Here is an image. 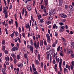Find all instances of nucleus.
Returning <instances> with one entry per match:
<instances>
[{
    "label": "nucleus",
    "mask_w": 74,
    "mask_h": 74,
    "mask_svg": "<svg viewBox=\"0 0 74 74\" xmlns=\"http://www.w3.org/2000/svg\"><path fill=\"white\" fill-rule=\"evenodd\" d=\"M34 45L36 49H38L39 46H40V42L38 41L37 43L36 41H35V42L34 43Z\"/></svg>",
    "instance_id": "obj_1"
},
{
    "label": "nucleus",
    "mask_w": 74,
    "mask_h": 74,
    "mask_svg": "<svg viewBox=\"0 0 74 74\" xmlns=\"http://www.w3.org/2000/svg\"><path fill=\"white\" fill-rule=\"evenodd\" d=\"M46 38H47V42L48 43L51 42V39L50 38V36L48 34H47L46 35Z\"/></svg>",
    "instance_id": "obj_2"
},
{
    "label": "nucleus",
    "mask_w": 74,
    "mask_h": 74,
    "mask_svg": "<svg viewBox=\"0 0 74 74\" xmlns=\"http://www.w3.org/2000/svg\"><path fill=\"white\" fill-rule=\"evenodd\" d=\"M25 27L26 28H29V31H30V25L29 23H27L25 24Z\"/></svg>",
    "instance_id": "obj_3"
},
{
    "label": "nucleus",
    "mask_w": 74,
    "mask_h": 74,
    "mask_svg": "<svg viewBox=\"0 0 74 74\" xmlns=\"http://www.w3.org/2000/svg\"><path fill=\"white\" fill-rule=\"evenodd\" d=\"M59 15L60 16H61V17L63 18H66L67 17V15H66L63 14V13H62L60 14Z\"/></svg>",
    "instance_id": "obj_4"
},
{
    "label": "nucleus",
    "mask_w": 74,
    "mask_h": 74,
    "mask_svg": "<svg viewBox=\"0 0 74 74\" xmlns=\"http://www.w3.org/2000/svg\"><path fill=\"white\" fill-rule=\"evenodd\" d=\"M18 47H14L12 49V51H15L18 49Z\"/></svg>",
    "instance_id": "obj_5"
},
{
    "label": "nucleus",
    "mask_w": 74,
    "mask_h": 74,
    "mask_svg": "<svg viewBox=\"0 0 74 74\" xmlns=\"http://www.w3.org/2000/svg\"><path fill=\"white\" fill-rule=\"evenodd\" d=\"M35 64L36 65H37V66H38L39 64H40V63L39 62V61H38V60L35 59Z\"/></svg>",
    "instance_id": "obj_6"
},
{
    "label": "nucleus",
    "mask_w": 74,
    "mask_h": 74,
    "mask_svg": "<svg viewBox=\"0 0 74 74\" xmlns=\"http://www.w3.org/2000/svg\"><path fill=\"white\" fill-rule=\"evenodd\" d=\"M44 44V41L43 40H41L40 41V47H41L42 46H43Z\"/></svg>",
    "instance_id": "obj_7"
},
{
    "label": "nucleus",
    "mask_w": 74,
    "mask_h": 74,
    "mask_svg": "<svg viewBox=\"0 0 74 74\" xmlns=\"http://www.w3.org/2000/svg\"><path fill=\"white\" fill-rule=\"evenodd\" d=\"M59 5L60 6H62L63 4V0H59Z\"/></svg>",
    "instance_id": "obj_8"
},
{
    "label": "nucleus",
    "mask_w": 74,
    "mask_h": 74,
    "mask_svg": "<svg viewBox=\"0 0 74 74\" xmlns=\"http://www.w3.org/2000/svg\"><path fill=\"white\" fill-rule=\"evenodd\" d=\"M53 29L56 28V29H57L58 28V26L56 25V24H54L53 25Z\"/></svg>",
    "instance_id": "obj_9"
},
{
    "label": "nucleus",
    "mask_w": 74,
    "mask_h": 74,
    "mask_svg": "<svg viewBox=\"0 0 74 74\" xmlns=\"http://www.w3.org/2000/svg\"><path fill=\"white\" fill-rule=\"evenodd\" d=\"M67 53L68 54H69V53H73V51L71 49H69L68 50Z\"/></svg>",
    "instance_id": "obj_10"
},
{
    "label": "nucleus",
    "mask_w": 74,
    "mask_h": 74,
    "mask_svg": "<svg viewBox=\"0 0 74 74\" xmlns=\"http://www.w3.org/2000/svg\"><path fill=\"white\" fill-rule=\"evenodd\" d=\"M60 32H63L64 31V26H61L60 28Z\"/></svg>",
    "instance_id": "obj_11"
},
{
    "label": "nucleus",
    "mask_w": 74,
    "mask_h": 74,
    "mask_svg": "<svg viewBox=\"0 0 74 74\" xmlns=\"http://www.w3.org/2000/svg\"><path fill=\"white\" fill-rule=\"evenodd\" d=\"M46 48L47 50H48L51 48V45H47L46 46Z\"/></svg>",
    "instance_id": "obj_12"
},
{
    "label": "nucleus",
    "mask_w": 74,
    "mask_h": 74,
    "mask_svg": "<svg viewBox=\"0 0 74 74\" xmlns=\"http://www.w3.org/2000/svg\"><path fill=\"white\" fill-rule=\"evenodd\" d=\"M53 15L52 13V10L51 9L49 10V15L51 16Z\"/></svg>",
    "instance_id": "obj_13"
},
{
    "label": "nucleus",
    "mask_w": 74,
    "mask_h": 74,
    "mask_svg": "<svg viewBox=\"0 0 74 74\" xmlns=\"http://www.w3.org/2000/svg\"><path fill=\"white\" fill-rule=\"evenodd\" d=\"M30 50L31 51H32V52L33 53V49H34V48H33V46H32L31 45H30Z\"/></svg>",
    "instance_id": "obj_14"
},
{
    "label": "nucleus",
    "mask_w": 74,
    "mask_h": 74,
    "mask_svg": "<svg viewBox=\"0 0 74 74\" xmlns=\"http://www.w3.org/2000/svg\"><path fill=\"white\" fill-rule=\"evenodd\" d=\"M60 62L59 63V67H61V66H62V60L61 58H60Z\"/></svg>",
    "instance_id": "obj_15"
},
{
    "label": "nucleus",
    "mask_w": 74,
    "mask_h": 74,
    "mask_svg": "<svg viewBox=\"0 0 74 74\" xmlns=\"http://www.w3.org/2000/svg\"><path fill=\"white\" fill-rule=\"evenodd\" d=\"M36 38L37 40V41H38V38H40V35L39 34L38 35H36Z\"/></svg>",
    "instance_id": "obj_16"
},
{
    "label": "nucleus",
    "mask_w": 74,
    "mask_h": 74,
    "mask_svg": "<svg viewBox=\"0 0 74 74\" xmlns=\"http://www.w3.org/2000/svg\"><path fill=\"white\" fill-rule=\"evenodd\" d=\"M71 47L72 49H73L74 48V42H72L71 45Z\"/></svg>",
    "instance_id": "obj_17"
},
{
    "label": "nucleus",
    "mask_w": 74,
    "mask_h": 74,
    "mask_svg": "<svg viewBox=\"0 0 74 74\" xmlns=\"http://www.w3.org/2000/svg\"><path fill=\"white\" fill-rule=\"evenodd\" d=\"M5 59L6 61H9L10 60V57L8 56L6 57L5 58Z\"/></svg>",
    "instance_id": "obj_18"
},
{
    "label": "nucleus",
    "mask_w": 74,
    "mask_h": 74,
    "mask_svg": "<svg viewBox=\"0 0 74 74\" xmlns=\"http://www.w3.org/2000/svg\"><path fill=\"white\" fill-rule=\"evenodd\" d=\"M18 67H23V64H18Z\"/></svg>",
    "instance_id": "obj_19"
},
{
    "label": "nucleus",
    "mask_w": 74,
    "mask_h": 74,
    "mask_svg": "<svg viewBox=\"0 0 74 74\" xmlns=\"http://www.w3.org/2000/svg\"><path fill=\"white\" fill-rule=\"evenodd\" d=\"M3 13L5 14H8L7 13H8V11L6 10H5L4 9V10L3 11Z\"/></svg>",
    "instance_id": "obj_20"
},
{
    "label": "nucleus",
    "mask_w": 74,
    "mask_h": 74,
    "mask_svg": "<svg viewBox=\"0 0 74 74\" xmlns=\"http://www.w3.org/2000/svg\"><path fill=\"white\" fill-rule=\"evenodd\" d=\"M11 56L12 57H13V58H16V56H15V54L14 53H12L11 54Z\"/></svg>",
    "instance_id": "obj_21"
},
{
    "label": "nucleus",
    "mask_w": 74,
    "mask_h": 74,
    "mask_svg": "<svg viewBox=\"0 0 74 74\" xmlns=\"http://www.w3.org/2000/svg\"><path fill=\"white\" fill-rule=\"evenodd\" d=\"M28 10V11H31L32 10V7L31 6H29L27 7Z\"/></svg>",
    "instance_id": "obj_22"
},
{
    "label": "nucleus",
    "mask_w": 74,
    "mask_h": 74,
    "mask_svg": "<svg viewBox=\"0 0 74 74\" xmlns=\"http://www.w3.org/2000/svg\"><path fill=\"white\" fill-rule=\"evenodd\" d=\"M69 7L70 10H71V11H73V5H70L69 6Z\"/></svg>",
    "instance_id": "obj_23"
},
{
    "label": "nucleus",
    "mask_w": 74,
    "mask_h": 74,
    "mask_svg": "<svg viewBox=\"0 0 74 74\" xmlns=\"http://www.w3.org/2000/svg\"><path fill=\"white\" fill-rule=\"evenodd\" d=\"M38 59L39 61H40V59L41 58H40V55L39 54V53H38Z\"/></svg>",
    "instance_id": "obj_24"
},
{
    "label": "nucleus",
    "mask_w": 74,
    "mask_h": 74,
    "mask_svg": "<svg viewBox=\"0 0 74 74\" xmlns=\"http://www.w3.org/2000/svg\"><path fill=\"white\" fill-rule=\"evenodd\" d=\"M17 59L18 60H19L21 59V57L20 56V55H17L16 56Z\"/></svg>",
    "instance_id": "obj_25"
},
{
    "label": "nucleus",
    "mask_w": 74,
    "mask_h": 74,
    "mask_svg": "<svg viewBox=\"0 0 74 74\" xmlns=\"http://www.w3.org/2000/svg\"><path fill=\"white\" fill-rule=\"evenodd\" d=\"M52 19H53V17H52V16L49 17L48 18V20H49V21H51V20H52Z\"/></svg>",
    "instance_id": "obj_26"
},
{
    "label": "nucleus",
    "mask_w": 74,
    "mask_h": 74,
    "mask_svg": "<svg viewBox=\"0 0 74 74\" xmlns=\"http://www.w3.org/2000/svg\"><path fill=\"white\" fill-rule=\"evenodd\" d=\"M17 62V60H16V59L15 58H14L13 60V62L14 64H16V62Z\"/></svg>",
    "instance_id": "obj_27"
},
{
    "label": "nucleus",
    "mask_w": 74,
    "mask_h": 74,
    "mask_svg": "<svg viewBox=\"0 0 74 74\" xmlns=\"http://www.w3.org/2000/svg\"><path fill=\"white\" fill-rule=\"evenodd\" d=\"M52 23V22L51 21H46V23L47 25H49V24H51Z\"/></svg>",
    "instance_id": "obj_28"
},
{
    "label": "nucleus",
    "mask_w": 74,
    "mask_h": 74,
    "mask_svg": "<svg viewBox=\"0 0 74 74\" xmlns=\"http://www.w3.org/2000/svg\"><path fill=\"white\" fill-rule=\"evenodd\" d=\"M42 16H47V15H48V13L46 12L45 14H42Z\"/></svg>",
    "instance_id": "obj_29"
},
{
    "label": "nucleus",
    "mask_w": 74,
    "mask_h": 74,
    "mask_svg": "<svg viewBox=\"0 0 74 74\" xmlns=\"http://www.w3.org/2000/svg\"><path fill=\"white\" fill-rule=\"evenodd\" d=\"M56 44H55V42H54L53 43V44L52 45V47H53L54 48H55L56 47Z\"/></svg>",
    "instance_id": "obj_30"
},
{
    "label": "nucleus",
    "mask_w": 74,
    "mask_h": 74,
    "mask_svg": "<svg viewBox=\"0 0 74 74\" xmlns=\"http://www.w3.org/2000/svg\"><path fill=\"white\" fill-rule=\"evenodd\" d=\"M14 33L16 36H18V32L17 31H14Z\"/></svg>",
    "instance_id": "obj_31"
},
{
    "label": "nucleus",
    "mask_w": 74,
    "mask_h": 74,
    "mask_svg": "<svg viewBox=\"0 0 74 74\" xmlns=\"http://www.w3.org/2000/svg\"><path fill=\"white\" fill-rule=\"evenodd\" d=\"M25 14V9L23 8L22 9V15H23Z\"/></svg>",
    "instance_id": "obj_32"
},
{
    "label": "nucleus",
    "mask_w": 74,
    "mask_h": 74,
    "mask_svg": "<svg viewBox=\"0 0 74 74\" xmlns=\"http://www.w3.org/2000/svg\"><path fill=\"white\" fill-rule=\"evenodd\" d=\"M46 58L47 60H49V54H48L47 55Z\"/></svg>",
    "instance_id": "obj_33"
},
{
    "label": "nucleus",
    "mask_w": 74,
    "mask_h": 74,
    "mask_svg": "<svg viewBox=\"0 0 74 74\" xmlns=\"http://www.w3.org/2000/svg\"><path fill=\"white\" fill-rule=\"evenodd\" d=\"M24 56L25 58L27 59V58H27V54H24Z\"/></svg>",
    "instance_id": "obj_34"
},
{
    "label": "nucleus",
    "mask_w": 74,
    "mask_h": 74,
    "mask_svg": "<svg viewBox=\"0 0 74 74\" xmlns=\"http://www.w3.org/2000/svg\"><path fill=\"white\" fill-rule=\"evenodd\" d=\"M32 71L33 72H35V71H37V69L35 68H32Z\"/></svg>",
    "instance_id": "obj_35"
},
{
    "label": "nucleus",
    "mask_w": 74,
    "mask_h": 74,
    "mask_svg": "<svg viewBox=\"0 0 74 74\" xmlns=\"http://www.w3.org/2000/svg\"><path fill=\"white\" fill-rule=\"evenodd\" d=\"M14 32H13L12 34H10V36L11 37H12V38H13V37H14Z\"/></svg>",
    "instance_id": "obj_36"
},
{
    "label": "nucleus",
    "mask_w": 74,
    "mask_h": 74,
    "mask_svg": "<svg viewBox=\"0 0 74 74\" xmlns=\"http://www.w3.org/2000/svg\"><path fill=\"white\" fill-rule=\"evenodd\" d=\"M10 9H12V3H10Z\"/></svg>",
    "instance_id": "obj_37"
},
{
    "label": "nucleus",
    "mask_w": 74,
    "mask_h": 74,
    "mask_svg": "<svg viewBox=\"0 0 74 74\" xmlns=\"http://www.w3.org/2000/svg\"><path fill=\"white\" fill-rule=\"evenodd\" d=\"M47 10V8L46 7H45L44 9H43V10H44V12L45 13H46L47 12L46 11Z\"/></svg>",
    "instance_id": "obj_38"
},
{
    "label": "nucleus",
    "mask_w": 74,
    "mask_h": 74,
    "mask_svg": "<svg viewBox=\"0 0 74 74\" xmlns=\"http://www.w3.org/2000/svg\"><path fill=\"white\" fill-rule=\"evenodd\" d=\"M5 46H3L2 47V49L3 51H4V50H5Z\"/></svg>",
    "instance_id": "obj_39"
},
{
    "label": "nucleus",
    "mask_w": 74,
    "mask_h": 74,
    "mask_svg": "<svg viewBox=\"0 0 74 74\" xmlns=\"http://www.w3.org/2000/svg\"><path fill=\"white\" fill-rule=\"evenodd\" d=\"M25 16H26L27 15V11H26V10L25 9Z\"/></svg>",
    "instance_id": "obj_40"
},
{
    "label": "nucleus",
    "mask_w": 74,
    "mask_h": 74,
    "mask_svg": "<svg viewBox=\"0 0 74 74\" xmlns=\"http://www.w3.org/2000/svg\"><path fill=\"white\" fill-rule=\"evenodd\" d=\"M30 36H32L34 35V33H33V32H31L30 33Z\"/></svg>",
    "instance_id": "obj_41"
},
{
    "label": "nucleus",
    "mask_w": 74,
    "mask_h": 74,
    "mask_svg": "<svg viewBox=\"0 0 74 74\" xmlns=\"http://www.w3.org/2000/svg\"><path fill=\"white\" fill-rule=\"evenodd\" d=\"M40 66H41V68H43V62H41Z\"/></svg>",
    "instance_id": "obj_42"
},
{
    "label": "nucleus",
    "mask_w": 74,
    "mask_h": 74,
    "mask_svg": "<svg viewBox=\"0 0 74 74\" xmlns=\"http://www.w3.org/2000/svg\"><path fill=\"white\" fill-rule=\"evenodd\" d=\"M49 56L50 57V62H51V60H52V56H51V54L49 55Z\"/></svg>",
    "instance_id": "obj_43"
},
{
    "label": "nucleus",
    "mask_w": 74,
    "mask_h": 74,
    "mask_svg": "<svg viewBox=\"0 0 74 74\" xmlns=\"http://www.w3.org/2000/svg\"><path fill=\"white\" fill-rule=\"evenodd\" d=\"M59 24L60 25V26H63V25H64V24L63 23L61 22L60 23H59Z\"/></svg>",
    "instance_id": "obj_44"
},
{
    "label": "nucleus",
    "mask_w": 74,
    "mask_h": 74,
    "mask_svg": "<svg viewBox=\"0 0 74 74\" xmlns=\"http://www.w3.org/2000/svg\"><path fill=\"white\" fill-rule=\"evenodd\" d=\"M2 45H4L5 44V40L4 39L2 41Z\"/></svg>",
    "instance_id": "obj_45"
},
{
    "label": "nucleus",
    "mask_w": 74,
    "mask_h": 74,
    "mask_svg": "<svg viewBox=\"0 0 74 74\" xmlns=\"http://www.w3.org/2000/svg\"><path fill=\"white\" fill-rule=\"evenodd\" d=\"M4 51V53H5V54H8V51L7 50H5Z\"/></svg>",
    "instance_id": "obj_46"
},
{
    "label": "nucleus",
    "mask_w": 74,
    "mask_h": 74,
    "mask_svg": "<svg viewBox=\"0 0 74 74\" xmlns=\"http://www.w3.org/2000/svg\"><path fill=\"white\" fill-rule=\"evenodd\" d=\"M15 25L16 26V28L18 27V22H17V21H15Z\"/></svg>",
    "instance_id": "obj_47"
},
{
    "label": "nucleus",
    "mask_w": 74,
    "mask_h": 74,
    "mask_svg": "<svg viewBox=\"0 0 74 74\" xmlns=\"http://www.w3.org/2000/svg\"><path fill=\"white\" fill-rule=\"evenodd\" d=\"M38 53V51L36 49L34 51V53H35V55H37V53Z\"/></svg>",
    "instance_id": "obj_48"
},
{
    "label": "nucleus",
    "mask_w": 74,
    "mask_h": 74,
    "mask_svg": "<svg viewBox=\"0 0 74 74\" xmlns=\"http://www.w3.org/2000/svg\"><path fill=\"white\" fill-rule=\"evenodd\" d=\"M70 66L71 70H73V69H74V66L71 65Z\"/></svg>",
    "instance_id": "obj_49"
},
{
    "label": "nucleus",
    "mask_w": 74,
    "mask_h": 74,
    "mask_svg": "<svg viewBox=\"0 0 74 74\" xmlns=\"http://www.w3.org/2000/svg\"><path fill=\"white\" fill-rule=\"evenodd\" d=\"M41 9L42 10V9H43V8H45V7H44V5H41Z\"/></svg>",
    "instance_id": "obj_50"
},
{
    "label": "nucleus",
    "mask_w": 74,
    "mask_h": 74,
    "mask_svg": "<svg viewBox=\"0 0 74 74\" xmlns=\"http://www.w3.org/2000/svg\"><path fill=\"white\" fill-rule=\"evenodd\" d=\"M48 4V2H45V6H47V5Z\"/></svg>",
    "instance_id": "obj_51"
},
{
    "label": "nucleus",
    "mask_w": 74,
    "mask_h": 74,
    "mask_svg": "<svg viewBox=\"0 0 74 74\" xmlns=\"http://www.w3.org/2000/svg\"><path fill=\"white\" fill-rule=\"evenodd\" d=\"M5 71V69L4 68H3L2 69V72H4Z\"/></svg>",
    "instance_id": "obj_52"
},
{
    "label": "nucleus",
    "mask_w": 74,
    "mask_h": 74,
    "mask_svg": "<svg viewBox=\"0 0 74 74\" xmlns=\"http://www.w3.org/2000/svg\"><path fill=\"white\" fill-rule=\"evenodd\" d=\"M38 18L39 19L41 18V15H38Z\"/></svg>",
    "instance_id": "obj_53"
},
{
    "label": "nucleus",
    "mask_w": 74,
    "mask_h": 74,
    "mask_svg": "<svg viewBox=\"0 0 74 74\" xmlns=\"http://www.w3.org/2000/svg\"><path fill=\"white\" fill-rule=\"evenodd\" d=\"M40 23H43L44 22V20L42 19H41L40 20Z\"/></svg>",
    "instance_id": "obj_54"
},
{
    "label": "nucleus",
    "mask_w": 74,
    "mask_h": 74,
    "mask_svg": "<svg viewBox=\"0 0 74 74\" xmlns=\"http://www.w3.org/2000/svg\"><path fill=\"white\" fill-rule=\"evenodd\" d=\"M22 36L23 37L25 38V33H22Z\"/></svg>",
    "instance_id": "obj_55"
},
{
    "label": "nucleus",
    "mask_w": 74,
    "mask_h": 74,
    "mask_svg": "<svg viewBox=\"0 0 74 74\" xmlns=\"http://www.w3.org/2000/svg\"><path fill=\"white\" fill-rule=\"evenodd\" d=\"M60 46H59L57 48V51H59L60 50Z\"/></svg>",
    "instance_id": "obj_56"
},
{
    "label": "nucleus",
    "mask_w": 74,
    "mask_h": 74,
    "mask_svg": "<svg viewBox=\"0 0 74 74\" xmlns=\"http://www.w3.org/2000/svg\"><path fill=\"white\" fill-rule=\"evenodd\" d=\"M58 42V40H56L55 41V42H54L56 44H57Z\"/></svg>",
    "instance_id": "obj_57"
},
{
    "label": "nucleus",
    "mask_w": 74,
    "mask_h": 74,
    "mask_svg": "<svg viewBox=\"0 0 74 74\" xmlns=\"http://www.w3.org/2000/svg\"><path fill=\"white\" fill-rule=\"evenodd\" d=\"M31 45H33V40L32 39L30 40Z\"/></svg>",
    "instance_id": "obj_58"
},
{
    "label": "nucleus",
    "mask_w": 74,
    "mask_h": 74,
    "mask_svg": "<svg viewBox=\"0 0 74 74\" xmlns=\"http://www.w3.org/2000/svg\"><path fill=\"white\" fill-rule=\"evenodd\" d=\"M44 44L45 45H47V42L46 41H44Z\"/></svg>",
    "instance_id": "obj_59"
},
{
    "label": "nucleus",
    "mask_w": 74,
    "mask_h": 74,
    "mask_svg": "<svg viewBox=\"0 0 74 74\" xmlns=\"http://www.w3.org/2000/svg\"><path fill=\"white\" fill-rule=\"evenodd\" d=\"M71 56L72 58H74V54H73V53L71 54Z\"/></svg>",
    "instance_id": "obj_60"
},
{
    "label": "nucleus",
    "mask_w": 74,
    "mask_h": 74,
    "mask_svg": "<svg viewBox=\"0 0 74 74\" xmlns=\"http://www.w3.org/2000/svg\"><path fill=\"white\" fill-rule=\"evenodd\" d=\"M5 31L6 32V34H8V31H7V28H5Z\"/></svg>",
    "instance_id": "obj_61"
},
{
    "label": "nucleus",
    "mask_w": 74,
    "mask_h": 74,
    "mask_svg": "<svg viewBox=\"0 0 74 74\" xmlns=\"http://www.w3.org/2000/svg\"><path fill=\"white\" fill-rule=\"evenodd\" d=\"M33 74H38V72L37 71L34 72L33 73Z\"/></svg>",
    "instance_id": "obj_62"
},
{
    "label": "nucleus",
    "mask_w": 74,
    "mask_h": 74,
    "mask_svg": "<svg viewBox=\"0 0 74 74\" xmlns=\"http://www.w3.org/2000/svg\"><path fill=\"white\" fill-rule=\"evenodd\" d=\"M32 64V68H35V66H34V64Z\"/></svg>",
    "instance_id": "obj_63"
},
{
    "label": "nucleus",
    "mask_w": 74,
    "mask_h": 74,
    "mask_svg": "<svg viewBox=\"0 0 74 74\" xmlns=\"http://www.w3.org/2000/svg\"><path fill=\"white\" fill-rule=\"evenodd\" d=\"M71 64L72 66H74V61H72L71 62Z\"/></svg>",
    "instance_id": "obj_64"
}]
</instances>
